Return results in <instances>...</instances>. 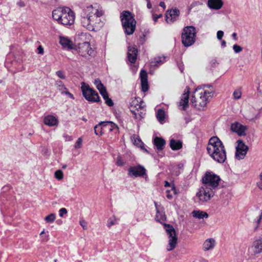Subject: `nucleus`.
I'll return each mask as SVG.
<instances>
[{
	"instance_id": "16",
	"label": "nucleus",
	"mask_w": 262,
	"mask_h": 262,
	"mask_svg": "<svg viewBox=\"0 0 262 262\" xmlns=\"http://www.w3.org/2000/svg\"><path fill=\"white\" fill-rule=\"evenodd\" d=\"M247 128V126L243 125L237 122L232 123L231 125V130L236 133L239 136H245Z\"/></svg>"
},
{
	"instance_id": "46",
	"label": "nucleus",
	"mask_w": 262,
	"mask_h": 262,
	"mask_svg": "<svg viewBox=\"0 0 262 262\" xmlns=\"http://www.w3.org/2000/svg\"><path fill=\"white\" fill-rule=\"evenodd\" d=\"M124 162L122 161L120 157H118L116 161V165L118 166L124 165Z\"/></svg>"
},
{
	"instance_id": "18",
	"label": "nucleus",
	"mask_w": 262,
	"mask_h": 262,
	"mask_svg": "<svg viewBox=\"0 0 262 262\" xmlns=\"http://www.w3.org/2000/svg\"><path fill=\"white\" fill-rule=\"evenodd\" d=\"M189 88H187V92H184L182 95L180 101V106H182V110L185 111L188 106V103L189 97Z\"/></svg>"
},
{
	"instance_id": "42",
	"label": "nucleus",
	"mask_w": 262,
	"mask_h": 262,
	"mask_svg": "<svg viewBox=\"0 0 262 262\" xmlns=\"http://www.w3.org/2000/svg\"><path fill=\"white\" fill-rule=\"evenodd\" d=\"M137 141H138V142H139V143H136V144L139 145V146H140L141 149H143L144 151L148 152V151L147 150V149H146L144 148V144L143 143V142H142L141 139H137V140H135V142H136Z\"/></svg>"
},
{
	"instance_id": "48",
	"label": "nucleus",
	"mask_w": 262,
	"mask_h": 262,
	"mask_svg": "<svg viewBox=\"0 0 262 262\" xmlns=\"http://www.w3.org/2000/svg\"><path fill=\"white\" fill-rule=\"evenodd\" d=\"M224 35V32L220 30L217 32L216 37L219 40H221Z\"/></svg>"
},
{
	"instance_id": "35",
	"label": "nucleus",
	"mask_w": 262,
	"mask_h": 262,
	"mask_svg": "<svg viewBox=\"0 0 262 262\" xmlns=\"http://www.w3.org/2000/svg\"><path fill=\"white\" fill-rule=\"evenodd\" d=\"M56 218L55 213H51L48 216H46L45 220L47 223H53Z\"/></svg>"
},
{
	"instance_id": "59",
	"label": "nucleus",
	"mask_w": 262,
	"mask_h": 262,
	"mask_svg": "<svg viewBox=\"0 0 262 262\" xmlns=\"http://www.w3.org/2000/svg\"><path fill=\"white\" fill-rule=\"evenodd\" d=\"M159 6L161 7H162L163 9L166 8V5L165 4V3L164 2H161L159 4Z\"/></svg>"
},
{
	"instance_id": "47",
	"label": "nucleus",
	"mask_w": 262,
	"mask_h": 262,
	"mask_svg": "<svg viewBox=\"0 0 262 262\" xmlns=\"http://www.w3.org/2000/svg\"><path fill=\"white\" fill-rule=\"evenodd\" d=\"M63 137L64 138L66 141H71L73 140L72 136L68 135L66 134H64L63 135Z\"/></svg>"
},
{
	"instance_id": "29",
	"label": "nucleus",
	"mask_w": 262,
	"mask_h": 262,
	"mask_svg": "<svg viewBox=\"0 0 262 262\" xmlns=\"http://www.w3.org/2000/svg\"><path fill=\"white\" fill-rule=\"evenodd\" d=\"M192 214L194 217L199 219H207L208 217V214L206 212L200 210H194L192 212Z\"/></svg>"
},
{
	"instance_id": "50",
	"label": "nucleus",
	"mask_w": 262,
	"mask_h": 262,
	"mask_svg": "<svg viewBox=\"0 0 262 262\" xmlns=\"http://www.w3.org/2000/svg\"><path fill=\"white\" fill-rule=\"evenodd\" d=\"M62 95L65 94V95L68 96L71 99H74V95L72 94H71V93H70L68 91V90L65 91V92H62Z\"/></svg>"
},
{
	"instance_id": "62",
	"label": "nucleus",
	"mask_w": 262,
	"mask_h": 262,
	"mask_svg": "<svg viewBox=\"0 0 262 262\" xmlns=\"http://www.w3.org/2000/svg\"><path fill=\"white\" fill-rule=\"evenodd\" d=\"M147 7L148 9H150V8H151V3H150V1H149L147 2Z\"/></svg>"
},
{
	"instance_id": "57",
	"label": "nucleus",
	"mask_w": 262,
	"mask_h": 262,
	"mask_svg": "<svg viewBox=\"0 0 262 262\" xmlns=\"http://www.w3.org/2000/svg\"><path fill=\"white\" fill-rule=\"evenodd\" d=\"M257 185L259 188L262 189V180H260V181L257 183Z\"/></svg>"
},
{
	"instance_id": "34",
	"label": "nucleus",
	"mask_w": 262,
	"mask_h": 262,
	"mask_svg": "<svg viewBox=\"0 0 262 262\" xmlns=\"http://www.w3.org/2000/svg\"><path fill=\"white\" fill-rule=\"evenodd\" d=\"M140 77L141 82L148 81L147 80V74L146 71L142 70L140 73Z\"/></svg>"
},
{
	"instance_id": "45",
	"label": "nucleus",
	"mask_w": 262,
	"mask_h": 262,
	"mask_svg": "<svg viewBox=\"0 0 262 262\" xmlns=\"http://www.w3.org/2000/svg\"><path fill=\"white\" fill-rule=\"evenodd\" d=\"M67 213V210L65 208H62L59 210V215L60 217H62L64 214Z\"/></svg>"
},
{
	"instance_id": "38",
	"label": "nucleus",
	"mask_w": 262,
	"mask_h": 262,
	"mask_svg": "<svg viewBox=\"0 0 262 262\" xmlns=\"http://www.w3.org/2000/svg\"><path fill=\"white\" fill-rule=\"evenodd\" d=\"M94 84H95L97 89L99 91V90H101L105 88L104 85L102 84V82L99 79H96L94 81Z\"/></svg>"
},
{
	"instance_id": "20",
	"label": "nucleus",
	"mask_w": 262,
	"mask_h": 262,
	"mask_svg": "<svg viewBox=\"0 0 262 262\" xmlns=\"http://www.w3.org/2000/svg\"><path fill=\"white\" fill-rule=\"evenodd\" d=\"M215 245V241L213 238H208L204 242L203 250L207 251L213 249Z\"/></svg>"
},
{
	"instance_id": "55",
	"label": "nucleus",
	"mask_w": 262,
	"mask_h": 262,
	"mask_svg": "<svg viewBox=\"0 0 262 262\" xmlns=\"http://www.w3.org/2000/svg\"><path fill=\"white\" fill-rule=\"evenodd\" d=\"M80 225L83 227L84 229H86V223L84 221H80Z\"/></svg>"
},
{
	"instance_id": "51",
	"label": "nucleus",
	"mask_w": 262,
	"mask_h": 262,
	"mask_svg": "<svg viewBox=\"0 0 262 262\" xmlns=\"http://www.w3.org/2000/svg\"><path fill=\"white\" fill-rule=\"evenodd\" d=\"M99 91L102 97L105 96V95H106L107 94H108L105 88H104L101 90H99Z\"/></svg>"
},
{
	"instance_id": "22",
	"label": "nucleus",
	"mask_w": 262,
	"mask_h": 262,
	"mask_svg": "<svg viewBox=\"0 0 262 262\" xmlns=\"http://www.w3.org/2000/svg\"><path fill=\"white\" fill-rule=\"evenodd\" d=\"M154 144L157 150H162L165 145V141L162 138L156 137L154 140Z\"/></svg>"
},
{
	"instance_id": "54",
	"label": "nucleus",
	"mask_w": 262,
	"mask_h": 262,
	"mask_svg": "<svg viewBox=\"0 0 262 262\" xmlns=\"http://www.w3.org/2000/svg\"><path fill=\"white\" fill-rule=\"evenodd\" d=\"M261 219H262V210H261L260 214L259 215V216L258 217V219H257V220L256 221V223L257 224V226L260 224Z\"/></svg>"
},
{
	"instance_id": "32",
	"label": "nucleus",
	"mask_w": 262,
	"mask_h": 262,
	"mask_svg": "<svg viewBox=\"0 0 262 262\" xmlns=\"http://www.w3.org/2000/svg\"><path fill=\"white\" fill-rule=\"evenodd\" d=\"M55 85L61 94L62 92H65V91L67 90V88L61 80H57L55 82Z\"/></svg>"
},
{
	"instance_id": "61",
	"label": "nucleus",
	"mask_w": 262,
	"mask_h": 262,
	"mask_svg": "<svg viewBox=\"0 0 262 262\" xmlns=\"http://www.w3.org/2000/svg\"><path fill=\"white\" fill-rule=\"evenodd\" d=\"M221 46L222 47H225L226 46V42L225 40H223L221 41Z\"/></svg>"
},
{
	"instance_id": "23",
	"label": "nucleus",
	"mask_w": 262,
	"mask_h": 262,
	"mask_svg": "<svg viewBox=\"0 0 262 262\" xmlns=\"http://www.w3.org/2000/svg\"><path fill=\"white\" fill-rule=\"evenodd\" d=\"M155 220L160 223L166 221V216L163 207H161V209H158V211H157Z\"/></svg>"
},
{
	"instance_id": "63",
	"label": "nucleus",
	"mask_w": 262,
	"mask_h": 262,
	"mask_svg": "<svg viewBox=\"0 0 262 262\" xmlns=\"http://www.w3.org/2000/svg\"><path fill=\"white\" fill-rule=\"evenodd\" d=\"M154 204H155V207L156 209V211H158V209H161V208H160V207H158V204L157 202H155Z\"/></svg>"
},
{
	"instance_id": "3",
	"label": "nucleus",
	"mask_w": 262,
	"mask_h": 262,
	"mask_svg": "<svg viewBox=\"0 0 262 262\" xmlns=\"http://www.w3.org/2000/svg\"><path fill=\"white\" fill-rule=\"evenodd\" d=\"M52 16L54 20L64 26H71L75 21V13L68 7H64L54 10Z\"/></svg>"
},
{
	"instance_id": "11",
	"label": "nucleus",
	"mask_w": 262,
	"mask_h": 262,
	"mask_svg": "<svg viewBox=\"0 0 262 262\" xmlns=\"http://www.w3.org/2000/svg\"><path fill=\"white\" fill-rule=\"evenodd\" d=\"M215 194V191L204 186H202L199 189L196 194V196L201 203H205L209 201Z\"/></svg>"
},
{
	"instance_id": "64",
	"label": "nucleus",
	"mask_w": 262,
	"mask_h": 262,
	"mask_svg": "<svg viewBox=\"0 0 262 262\" xmlns=\"http://www.w3.org/2000/svg\"><path fill=\"white\" fill-rule=\"evenodd\" d=\"M170 186V184L168 182L165 181L164 182V186L165 187H169Z\"/></svg>"
},
{
	"instance_id": "58",
	"label": "nucleus",
	"mask_w": 262,
	"mask_h": 262,
	"mask_svg": "<svg viewBox=\"0 0 262 262\" xmlns=\"http://www.w3.org/2000/svg\"><path fill=\"white\" fill-rule=\"evenodd\" d=\"M198 262H208V261L207 259L201 257L199 259Z\"/></svg>"
},
{
	"instance_id": "24",
	"label": "nucleus",
	"mask_w": 262,
	"mask_h": 262,
	"mask_svg": "<svg viewBox=\"0 0 262 262\" xmlns=\"http://www.w3.org/2000/svg\"><path fill=\"white\" fill-rule=\"evenodd\" d=\"M105 122H101L99 124H97L94 127V132L95 134L96 135H102V130L104 129L105 130H106V126H107L106 124H105Z\"/></svg>"
},
{
	"instance_id": "8",
	"label": "nucleus",
	"mask_w": 262,
	"mask_h": 262,
	"mask_svg": "<svg viewBox=\"0 0 262 262\" xmlns=\"http://www.w3.org/2000/svg\"><path fill=\"white\" fill-rule=\"evenodd\" d=\"M163 225L168 237V244L167 246V250L170 251L176 247L178 243V237L176 232L172 225L165 223H164Z\"/></svg>"
},
{
	"instance_id": "44",
	"label": "nucleus",
	"mask_w": 262,
	"mask_h": 262,
	"mask_svg": "<svg viewBox=\"0 0 262 262\" xmlns=\"http://www.w3.org/2000/svg\"><path fill=\"white\" fill-rule=\"evenodd\" d=\"M56 74L59 78H60L62 79H66V76L64 75L63 72L61 70L57 71L56 72Z\"/></svg>"
},
{
	"instance_id": "49",
	"label": "nucleus",
	"mask_w": 262,
	"mask_h": 262,
	"mask_svg": "<svg viewBox=\"0 0 262 262\" xmlns=\"http://www.w3.org/2000/svg\"><path fill=\"white\" fill-rule=\"evenodd\" d=\"M105 103L109 106H112L114 105L112 100L110 98L105 100Z\"/></svg>"
},
{
	"instance_id": "33",
	"label": "nucleus",
	"mask_w": 262,
	"mask_h": 262,
	"mask_svg": "<svg viewBox=\"0 0 262 262\" xmlns=\"http://www.w3.org/2000/svg\"><path fill=\"white\" fill-rule=\"evenodd\" d=\"M105 124H106L107 126H106V130L110 132L114 131V130L116 129L118 130V126L114 123L111 121H106V123H105Z\"/></svg>"
},
{
	"instance_id": "36",
	"label": "nucleus",
	"mask_w": 262,
	"mask_h": 262,
	"mask_svg": "<svg viewBox=\"0 0 262 262\" xmlns=\"http://www.w3.org/2000/svg\"><path fill=\"white\" fill-rule=\"evenodd\" d=\"M233 98L234 99H238L241 98L242 96V91L241 89H236L235 90L233 93Z\"/></svg>"
},
{
	"instance_id": "31",
	"label": "nucleus",
	"mask_w": 262,
	"mask_h": 262,
	"mask_svg": "<svg viewBox=\"0 0 262 262\" xmlns=\"http://www.w3.org/2000/svg\"><path fill=\"white\" fill-rule=\"evenodd\" d=\"M165 114L164 111L162 109L158 110L156 113V117L159 122L161 123H163L165 119Z\"/></svg>"
},
{
	"instance_id": "39",
	"label": "nucleus",
	"mask_w": 262,
	"mask_h": 262,
	"mask_svg": "<svg viewBox=\"0 0 262 262\" xmlns=\"http://www.w3.org/2000/svg\"><path fill=\"white\" fill-rule=\"evenodd\" d=\"M82 137H79L74 145V147L76 149L80 148L82 147Z\"/></svg>"
},
{
	"instance_id": "12",
	"label": "nucleus",
	"mask_w": 262,
	"mask_h": 262,
	"mask_svg": "<svg viewBox=\"0 0 262 262\" xmlns=\"http://www.w3.org/2000/svg\"><path fill=\"white\" fill-rule=\"evenodd\" d=\"M128 176L130 177H142L146 174V170L141 165L130 166L128 169Z\"/></svg>"
},
{
	"instance_id": "13",
	"label": "nucleus",
	"mask_w": 262,
	"mask_h": 262,
	"mask_svg": "<svg viewBox=\"0 0 262 262\" xmlns=\"http://www.w3.org/2000/svg\"><path fill=\"white\" fill-rule=\"evenodd\" d=\"M236 142L235 158L237 160L243 159L247 153L248 146L242 140H238Z\"/></svg>"
},
{
	"instance_id": "2",
	"label": "nucleus",
	"mask_w": 262,
	"mask_h": 262,
	"mask_svg": "<svg viewBox=\"0 0 262 262\" xmlns=\"http://www.w3.org/2000/svg\"><path fill=\"white\" fill-rule=\"evenodd\" d=\"M103 14L102 11L88 7L84 9L81 15V23L83 27L90 31L94 30L95 27H98L100 23V17Z\"/></svg>"
},
{
	"instance_id": "21",
	"label": "nucleus",
	"mask_w": 262,
	"mask_h": 262,
	"mask_svg": "<svg viewBox=\"0 0 262 262\" xmlns=\"http://www.w3.org/2000/svg\"><path fill=\"white\" fill-rule=\"evenodd\" d=\"M44 123L48 126H53L58 124V121L57 119L54 116L52 115H48L45 117Z\"/></svg>"
},
{
	"instance_id": "4",
	"label": "nucleus",
	"mask_w": 262,
	"mask_h": 262,
	"mask_svg": "<svg viewBox=\"0 0 262 262\" xmlns=\"http://www.w3.org/2000/svg\"><path fill=\"white\" fill-rule=\"evenodd\" d=\"M213 93V90L207 91L198 88L192 96L191 103L198 110H203L208 102V97L212 96Z\"/></svg>"
},
{
	"instance_id": "56",
	"label": "nucleus",
	"mask_w": 262,
	"mask_h": 262,
	"mask_svg": "<svg viewBox=\"0 0 262 262\" xmlns=\"http://www.w3.org/2000/svg\"><path fill=\"white\" fill-rule=\"evenodd\" d=\"M166 192L167 193V195H166V197L168 199H172V194H170V190H166Z\"/></svg>"
},
{
	"instance_id": "41",
	"label": "nucleus",
	"mask_w": 262,
	"mask_h": 262,
	"mask_svg": "<svg viewBox=\"0 0 262 262\" xmlns=\"http://www.w3.org/2000/svg\"><path fill=\"white\" fill-rule=\"evenodd\" d=\"M141 83L142 91H143L144 92L147 91L148 90V81L141 82Z\"/></svg>"
},
{
	"instance_id": "25",
	"label": "nucleus",
	"mask_w": 262,
	"mask_h": 262,
	"mask_svg": "<svg viewBox=\"0 0 262 262\" xmlns=\"http://www.w3.org/2000/svg\"><path fill=\"white\" fill-rule=\"evenodd\" d=\"M170 147L173 150H177L182 147V142L172 139L170 140Z\"/></svg>"
},
{
	"instance_id": "9",
	"label": "nucleus",
	"mask_w": 262,
	"mask_h": 262,
	"mask_svg": "<svg viewBox=\"0 0 262 262\" xmlns=\"http://www.w3.org/2000/svg\"><path fill=\"white\" fill-rule=\"evenodd\" d=\"M82 95L85 99L91 102H98L100 101V97L98 94L93 89H91L88 85L81 86Z\"/></svg>"
},
{
	"instance_id": "28",
	"label": "nucleus",
	"mask_w": 262,
	"mask_h": 262,
	"mask_svg": "<svg viewBox=\"0 0 262 262\" xmlns=\"http://www.w3.org/2000/svg\"><path fill=\"white\" fill-rule=\"evenodd\" d=\"M143 102L141 101L140 103H139V102L137 100L135 99L132 101V102L130 103V104L129 106V108L130 109V111H131V108H133L135 110H136V111L137 110H139L140 109V110H143L144 108V106L142 105Z\"/></svg>"
},
{
	"instance_id": "37",
	"label": "nucleus",
	"mask_w": 262,
	"mask_h": 262,
	"mask_svg": "<svg viewBox=\"0 0 262 262\" xmlns=\"http://www.w3.org/2000/svg\"><path fill=\"white\" fill-rule=\"evenodd\" d=\"M55 177L58 180H61L63 178V172L61 170H56L55 172Z\"/></svg>"
},
{
	"instance_id": "53",
	"label": "nucleus",
	"mask_w": 262,
	"mask_h": 262,
	"mask_svg": "<svg viewBox=\"0 0 262 262\" xmlns=\"http://www.w3.org/2000/svg\"><path fill=\"white\" fill-rule=\"evenodd\" d=\"M37 50H38V54H43V53H44V50H43V48L41 46H39L38 48H37Z\"/></svg>"
},
{
	"instance_id": "15",
	"label": "nucleus",
	"mask_w": 262,
	"mask_h": 262,
	"mask_svg": "<svg viewBox=\"0 0 262 262\" xmlns=\"http://www.w3.org/2000/svg\"><path fill=\"white\" fill-rule=\"evenodd\" d=\"M180 11L178 9L175 8L168 10L165 14L166 21L168 24L173 23L178 19Z\"/></svg>"
},
{
	"instance_id": "10",
	"label": "nucleus",
	"mask_w": 262,
	"mask_h": 262,
	"mask_svg": "<svg viewBox=\"0 0 262 262\" xmlns=\"http://www.w3.org/2000/svg\"><path fill=\"white\" fill-rule=\"evenodd\" d=\"M77 51L79 55L86 58L94 57L96 54L95 49L91 47L90 43L88 42L80 43L78 47Z\"/></svg>"
},
{
	"instance_id": "7",
	"label": "nucleus",
	"mask_w": 262,
	"mask_h": 262,
	"mask_svg": "<svg viewBox=\"0 0 262 262\" xmlns=\"http://www.w3.org/2000/svg\"><path fill=\"white\" fill-rule=\"evenodd\" d=\"M203 185L215 191L221 181L220 177L212 171H207L202 178Z\"/></svg>"
},
{
	"instance_id": "14",
	"label": "nucleus",
	"mask_w": 262,
	"mask_h": 262,
	"mask_svg": "<svg viewBox=\"0 0 262 262\" xmlns=\"http://www.w3.org/2000/svg\"><path fill=\"white\" fill-rule=\"evenodd\" d=\"M248 253L252 256H255L262 252V238L255 240L249 247Z\"/></svg>"
},
{
	"instance_id": "30",
	"label": "nucleus",
	"mask_w": 262,
	"mask_h": 262,
	"mask_svg": "<svg viewBox=\"0 0 262 262\" xmlns=\"http://www.w3.org/2000/svg\"><path fill=\"white\" fill-rule=\"evenodd\" d=\"M166 61V57L164 56L156 57L151 63L153 66H159L161 64L165 62Z\"/></svg>"
},
{
	"instance_id": "17",
	"label": "nucleus",
	"mask_w": 262,
	"mask_h": 262,
	"mask_svg": "<svg viewBox=\"0 0 262 262\" xmlns=\"http://www.w3.org/2000/svg\"><path fill=\"white\" fill-rule=\"evenodd\" d=\"M138 50L136 46L129 47L128 48L127 58L130 62L134 63L137 59Z\"/></svg>"
},
{
	"instance_id": "60",
	"label": "nucleus",
	"mask_w": 262,
	"mask_h": 262,
	"mask_svg": "<svg viewBox=\"0 0 262 262\" xmlns=\"http://www.w3.org/2000/svg\"><path fill=\"white\" fill-rule=\"evenodd\" d=\"M232 36L233 37V38L235 40H236L237 39V34L236 33H232Z\"/></svg>"
},
{
	"instance_id": "19",
	"label": "nucleus",
	"mask_w": 262,
	"mask_h": 262,
	"mask_svg": "<svg viewBox=\"0 0 262 262\" xmlns=\"http://www.w3.org/2000/svg\"><path fill=\"white\" fill-rule=\"evenodd\" d=\"M224 3L222 0H208L207 2L208 7L214 10H219L223 6Z\"/></svg>"
},
{
	"instance_id": "27",
	"label": "nucleus",
	"mask_w": 262,
	"mask_h": 262,
	"mask_svg": "<svg viewBox=\"0 0 262 262\" xmlns=\"http://www.w3.org/2000/svg\"><path fill=\"white\" fill-rule=\"evenodd\" d=\"M145 110L144 108L143 110H140V109L137 110V111L133 108H131V112L134 115V118L138 120H141L143 118L144 115H145Z\"/></svg>"
},
{
	"instance_id": "40",
	"label": "nucleus",
	"mask_w": 262,
	"mask_h": 262,
	"mask_svg": "<svg viewBox=\"0 0 262 262\" xmlns=\"http://www.w3.org/2000/svg\"><path fill=\"white\" fill-rule=\"evenodd\" d=\"M116 219L115 218V217H111V218H110L107 221V226L108 227H111L112 225H114L115 224H116Z\"/></svg>"
},
{
	"instance_id": "6",
	"label": "nucleus",
	"mask_w": 262,
	"mask_h": 262,
	"mask_svg": "<svg viewBox=\"0 0 262 262\" xmlns=\"http://www.w3.org/2000/svg\"><path fill=\"white\" fill-rule=\"evenodd\" d=\"M196 29L192 26L184 27L181 34L182 43L185 47L193 45L195 42Z\"/></svg>"
},
{
	"instance_id": "52",
	"label": "nucleus",
	"mask_w": 262,
	"mask_h": 262,
	"mask_svg": "<svg viewBox=\"0 0 262 262\" xmlns=\"http://www.w3.org/2000/svg\"><path fill=\"white\" fill-rule=\"evenodd\" d=\"M162 16V14H160L159 15H157V14L153 15V20H154L155 22H157L158 18L161 17Z\"/></svg>"
},
{
	"instance_id": "5",
	"label": "nucleus",
	"mask_w": 262,
	"mask_h": 262,
	"mask_svg": "<svg viewBox=\"0 0 262 262\" xmlns=\"http://www.w3.org/2000/svg\"><path fill=\"white\" fill-rule=\"evenodd\" d=\"M120 19L125 34H133L136 27V20L134 18V15L129 11H123L120 14Z\"/></svg>"
},
{
	"instance_id": "26",
	"label": "nucleus",
	"mask_w": 262,
	"mask_h": 262,
	"mask_svg": "<svg viewBox=\"0 0 262 262\" xmlns=\"http://www.w3.org/2000/svg\"><path fill=\"white\" fill-rule=\"evenodd\" d=\"M59 42L63 48L72 49V42L68 38L65 37H60Z\"/></svg>"
},
{
	"instance_id": "1",
	"label": "nucleus",
	"mask_w": 262,
	"mask_h": 262,
	"mask_svg": "<svg viewBox=\"0 0 262 262\" xmlns=\"http://www.w3.org/2000/svg\"><path fill=\"white\" fill-rule=\"evenodd\" d=\"M207 150L209 155L216 162L223 163L227 156L223 142L216 136L211 137L208 142Z\"/></svg>"
},
{
	"instance_id": "43",
	"label": "nucleus",
	"mask_w": 262,
	"mask_h": 262,
	"mask_svg": "<svg viewBox=\"0 0 262 262\" xmlns=\"http://www.w3.org/2000/svg\"><path fill=\"white\" fill-rule=\"evenodd\" d=\"M233 49L235 53H238L243 50V48L237 45H234L233 46Z\"/></svg>"
}]
</instances>
